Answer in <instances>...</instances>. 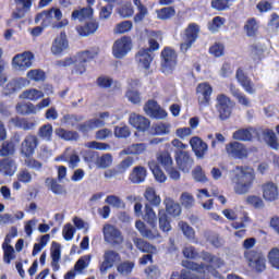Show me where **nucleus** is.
Wrapping results in <instances>:
<instances>
[{
  "instance_id": "f257e3e1",
  "label": "nucleus",
  "mask_w": 279,
  "mask_h": 279,
  "mask_svg": "<svg viewBox=\"0 0 279 279\" xmlns=\"http://www.w3.org/2000/svg\"><path fill=\"white\" fill-rule=\"evenodd\" d=\"M234 173L235 175L231 179L234 193L236 195H247L254 185L256 173L253 168L247 166L235 167Z\"/></svg>"
},
{
  "instance_id": "f03ea898",
  "label": "nucleus",
  "mask_w": 279,
  "mask_h": 279,
  "mask_svg": "<svg viewBox=\"0 0 279 279\" xmlns=\"http://www.w3.org/2000/svg\"><path fill=\"white\" fill-rule=\"evenodd\" d=\"M93 58H95V52L86 50L74 57L58 61L57 64L58 66H71V64H74L72 69L73 75H84L86 73V63L90 62Z\"/></svg>"
},
{
  "instance_id": "7ed1b4c3",
  "label": "nucleus",
  "mask_w": 279,
  "mask_h": 279,
  "mask_svg": "<svg viewBox=\"0 0 279 279\" xmlns=\"http://www.w3.org/2000/svg\"><path fill=\"white\" fill-rule=\"evenodd\" d=\"M53 19L57 20V22L52 24L53 29H62L69 25V20H62V11L58 8L38 13L35 17V23H40L41 27H49Z\"/></svg>"
},
{
  "instance_id": "20e7f679",
  "label": "nucleus",
  "mask_w": 279,
  "mask_h": 279,
  "mask_svg": "<svg viewBox=\"0 0 279 279\" xmlns=\"http://www.w3.org/2000/svg\"><path fill=\"white\" fill-rule=\"evenodd\" d=\"M171 145L178 149L175 153V160L179 169H181L183 173H189V171H191V167H193V158H191V155H189L187 151H184L189 146L182 143L179 138L172 140Z\"/></svg>"
},
{
  "instance_id": "39448f33",
  "label": "nucleus",
  "mask_w": 279,
  "mask_h": 279,
  "mask_svg": "<svg viewBox=\"0 0 279 279\" xmlns=\"http://www.w3.org/2000/svg\"><path fill=\"white\" fill-rule=\"evenodd\" d=\"M121 263V253L116 250H106L102 254V260L99 263V271L102 276H106L112 267H118Z\"/></svg>"
},
{
  "instance_id": "423d86ee",
  "label": "nucleus",
  "mask_w": 279,
  "mask_h": 279,
  "mask_svg": "<svg viewBox=\"0 0 279 279\" xmlns=\"http://www.w3.org/2000/svg\"><path fill=\"white\" fill-rule=\"evenodd\" d=\"M133 47L132 37L123 36L113 43L112 56L117 58V60H123V58L132 51Z\"/></svg>"
},
{
  "instance_id": "0eeeda50",
  "label": "nucleus",
  "mask_w": 279,
  "mask_h": 279,
  "mask_svg": "<svg viewBox=\"0 0 279 279\" xmlns=\"http://www.w3.org/2000/svg\"><path fill=\"white\" fill-rule=\"evenodd\" d=\"M34 64V54L29 51L17 53L12 59V69L17 73H25Z\"/></svg>"
},
{
  "instance_id": "6e6552de",
  "label": "nucleus",
  "mask_w": 279,
  "mask_h": 279,
  "mask_svg": "<svg viewBox=\"0 0 279 279\" xmlns=\"http://www.w3.org/2000/svg\"><path fill=\"white\" fill-rule=\"evenodd\" d=\"M225 151L229 158L233 160H245L250 156V150L247 146L240 142H230L226 144Z\"/></svg>"
},
{
  "instance_id": "1a4fd4ad",
  "label": "nucleus",
  "mask_w": 279,
  "mask_h": 279,
  "mask_svg": "<svg viewBox=\"0 0 279 279\" xmlns=\"http://www.w3.org/2000/svg\"><path fill=\"white\" fill-rule=\"evenodd\" d=\"M244 257L247 260L248 266L255 271H265V269H267V259L263 253L246 251Z\"/></svg>"
},
{
  "instance_id": "9d476101",
  "label": "nucleus",
  "mask_w": 279,
  "mask_h": 279,
  "mask_svg": "<svg viewBox=\"0 0 279 279\" xmlns=\"http://www.w3.org/2000/svg\"><path fill=\"white\" fill-rule=\"evenodd\" d=\"M102 234L106 243H109V245H121L123 243V234L121 231L112 226V225H105L102 228Z\"/></svg>"
},
{
  "instance_id": "9b49d317",
  "label": "nucleus",
  "mask_w": 279,
  "mask_h": 279,
  "mask_svg": "<svg viewBox=\"0 0 279 279\" xmlns=\"http://www.w3.org/2000/svg\"><path fill=\"white\" fill-rule=\"evenodd\" d=\"M199 35V25L192 23L185 29L183 36V43L181 44V51L186 53L191 47H193V43L197 40V36Z\"/></svg>"
},
{
  "instance_id": "f8f14e48",
  "label": "nucleus",
  "mask_w": 279,
  "mask_h": 279,
  "mask_svg": "<svg viewBox=\"0 0 279 279\" xmlns=\"http://www.w3.org/2000/svg\"><path fill=\"white\" fill-rule=\"evenodd\" d=\"M110 119V112L104 111L98 113V118H94L83 124L80 125V132L86 133L90 132V130H97V128H104L106 125V121Z\"/></svg>"
},
{
  "instance_id": "ddd939ff",
  "label": "nucleus",
  "mask_w": 279,
  "mask_h": 279,
  "mask_svg": "<svg viewBox=\"0 0 279 279\" xmlns=\"http://www.w3.org/2000/svg\"><path fill=\"white\" fill-rule=\"evenodd\" d=\"M216 108L219 112L220 119L226 121V119H230V114H232V100L228 98L225 94H219L216 99Z\"/></svg>"
},
{
  "instance_id": "4468645a",
  "label": "nucleus",
  "mask_w": 279,
  "mask_h": 279,
  "mask_svg": "<svg viewBox=\"0 0 279 279\" xmlns=\"http://www.w3.org/2000/svg\"><path fill=\"white\" fill-rule=\"evenodd\" d=\"M161 69L162 73H171L173 69H175L178 54H175V51L171 48H166L161 52Z\"/></svg>"
},
{
  "instance_id": "2eb2a0df",
  "label": "nucleus",
  "mask_w": 279,
  "mask_h": 279,
  "mask_svg": "<svg viewBox=\"0 0 279 279\" xmlns=\"http://www.w3.org/2000/svg\"><path fill=\"white\" fill-rule=\"evenodd\" d=\"M50 51L52 56H62L65 51H69V37H66V33L61 32L53 39Z\"/></svg>"
},
{
  "instance_id": "dca6fc26",
  "label": "nucleus",
  "mask_w": 279,
  "mask_h": 279,
  "mask_svg": "<svg viewBox=\"0 0 279 279\" xmlns=\"http://www.w3.org/2000/svg\"><path fill=\"white\" fill-rule=\"evenodd\" d=\"M129 123L138 132H147V130L151 128V122L149 119L138 113H131L129 117Z\"/></svg>"
},
{
  "instance_id": "f3484780",
  "label": "nucleus",
  "mask_w": 279,
  "mask_h": 279,
  "mask_svg": "<svg viewBox=\"0 0 279 279\" xmlns=\"http://www.w3.org/2000/svg\"><path fill=\"white\" fill-rule=\"evenodd\" d=\"M190 147L194 151L196 158L203 159L208 154V144L199 136L190 138Z\"/></svg>"
},
{
  "instance_id": "a211bd4d",
  "label": "nucleus",
  "mask_w": 279,
  "mask_h": 279,
  "mask_svg": "<svg viewBox=\"0 0 279 279\" xmlns=\"http://www.w3.org/2000/svg\"><path fill=\"white\" fill-rule=\"evenodd\" d=\"M235 77L238 80V84L242 86L243 90L247 93V95H254L256 93V85L252 82V78L245 75L243 69H238L235 73Z\"/></svg>"
},
{
  "instance_id": "6ab92c4d",
  "label": "nucleus",
  "mask_w": 279,
  "mask_h": 279,
  "mask_svg": "<svg viewBox=\"0 0 279 279\" xmlns=\"http://www.w3.org/2000/svg\"><path fill=\"white\" fill-rule=\"evenodd\" d=\"M199 106H208L210 104V95H213V86L208 83H201L196 87Z\"/></svg>"
},
{
  "instance_id": "aec40b11",
  "label": "nucleus",
  "mask_w": 279,
  "mask_h": 279,
  "mask_svg": "<svg viewBox=\"0 0 279 279\" xmlns=\"http://www.w3.org/2000/svg\"><path fill=\"white\" fill-rule=\"evenodd\" d=\"M144 112L153 119H167V111L159 107L155 100H148L144 106Z\"/></svg>"
},
{
  "instance_id": "412c9836",
  "label": "nucleus",
  "mask_w": 279,
  "mask_h": 279,
  "mask_svg": "<svg viewBox=\"0 0 279 279\" xmlns=\"http://www.w3.org/2000/svg\"><path fill=\"white\" fill-rule=\"evenodd\" d=\"M38 147V137L35 135H27L21 145V154L25 158H32V155L36 151Z\"/></svg>"
},
{
  "instance_id": "4be33fe9",
  "label": "nucleus",
  "mask_w": 279,
  "mask_h": 279,
  "mask_svg": "<svg viewBox=\"0 0 279 279\" xmlns=\"http://www.w3.org/2000/svg\"><path fill=\"white\" fill-rule=\"evenodd\" d=\"M154 61V54L149 52V49L142 48L135 54V62L140 69H148L151 66V62Z\"/></svg>"
},
{
  "instance_id": "5701e85b",
  "label": "nucleus",
  "mask_w": 279,
  "mask_h": 279,
  "mask_svg": "<svg viewBox=\"0 0 279 279\" xmlns=\"http://www.w3.org/2000/svg\"><path fill=\"white\" fill-rule=\"evenodd\" d=\"M263 198L265 202H277L279 199L278 184L269 181L262 185Z\"/></svg>"
},
{
  "instance_id": "b1692460",
  "label": "nucleus",
  "mask_w": 279,
  "mask_h": 279,
  "mask_svg": "<svg viewBox=\"0 0 279 279\" xmlns=\"http://www.w3.org/2000/svg\"><path fill=\"white\" fill-rule=\"evenodd\" d=\"M135 228L138 230L140 234L144 236V239H148L149 241H154V239H160V231L156 229V226H153V228L149 229L145 222L138 220L135 222Z\"/></svg>"
},
{
  "instance_id": "393cba45",
  "label": "nucleus",
  "mask_w": 279,
  "mask_h": 279,
  "mask_svg": "<svg viewBox=\"0 0 279 279\" xmlns=\"http://www.w3.org/2000/svg\"><path fill=\"white\" fill-rule=\"evenodd\" d=\"M51 267L53 271H60V259L62 258V246L58 242H52L50 248Z\"/></svg>"
},
{
  "instance_id": "a878e982",
  "label": "nucleus",
  "mask_w": 279,
  "mask_h": 279,
  "mask_svg": "<svg viewBox=\"0 0 279 279\" xmlns=\"http://www.w3.org/2000/svg\"><path fill=\"white\" fill-rule=\"evenodd\" d=\"M243 29L247 38H256L258 36V29H260V22L256 17H251L244 23Z\"/></svg>"
},
{
  "instance_id": "bb28decb",
  "label": "nucleus",
  "mask_w": 279,
  "mask_h": 279,
  "mask_svg": "<svg viewBox=\"0 0 279 279\" xmlns=\"http://www.w3.org/2000/svg\"><path fill=\"white\" fill-rule=\"evenodd\" d=\"M147 153V144L138 143L132 144L129 147L121 150L120 156H143Z\"/></svg>"
},
{
  "instance_id": "cd10ccee",
  "label": "nucleus",
  "mask_w": 279,
  "mask_h": 279,
  "mask_svg": "<svg viewBox=\"0 0 279 279\" xmlns=\"http://www.w3.org/2000/svg\"><path fill=\"white\" fill-rule=\"evenodd\" d=\"M147 178V169L143 166H137L133 168L130 180L133 184H142V182H145Z\"/></svg>"
},
{
  "instance_id": "c85d7f7f",
  "label": "nucleus",
  "mask_w": 279,
  "mask_h": 279,
  "mask_svg": "<svg viewBox=\"0 0 279 279\" xmlns=\"http://www.w3.org/2000/svg\"><path fill=\"white\" fill-rule=\"evenodd\" d=\"M201 257L205 263H209L207 265L213 266L214 269H221L226 265V262L221 257H217L208 252H202Z\"/></svg>"
},
{
  "instance_id": "c756f323",
  "label": "nucleus",
  "mask_w": 279,
  "mask_h": 279,
  "mask_svg": "<svg viewBox=\"0 0 279 279\" xmlns=\"http://www.w3.org/2000/svg\"><path fill=\"white\" fill-rule=\"evenodd\" d=\"M163 204L166 206V213H168V215H171V217H180V215L182 214V207L172 198H165Z\"/></svg>"
},
{
  "instance_id": "7c9ffc66",
  "label": "nucleus",
  "mask_w": 279,
  "mask_h": 279,
  "mask_svg": "<svg viewBox=\"0 0 279 279\" xmlns=\"http://www.w3.org/2000/svg\"><path fill=\"white\" fill-rule=\"evenodd\" d=\"M43 97H45V93L36 88L26 89L20 95V99H27L28 101H38Z\"/></svg>"
},
{
  "instance_id": "2f4dec72",
  "label": "nucleus",
  "mask_w": 279,
  "mask_h": 279,
  "mask_svg": "<svg viewBox=\"0 0 279 279\" xmlns=\"http://www.w3.org/2000/svg\"><path fill=\"white\" fill-rule=\"evenodd\" d=\"M149 170L151 171L156 182H159L160 184L167 182V174L160 169V166H158V162L156 161H149L148 162Z\"/></svg>"
},
{
  "instance_id": "473e14b6",
  "label": "nucleus",
  "mask_w": 279,
  "mask_h": 279,
  "mask_svg": "<svg viewBox=\"0 0 279 279\" xmlns=\"http://www.w3.org/2000/svg\"><path fill=\"white\" fill-rule=\"evenodd\" d=\"M17 10L13 12V19H23L27 10L32 8V0H15Z\"/></svg>"
},
{
  "instance_id": "72a5a7b5",
  "label": "nucleus",
  "mask_w": 279,
  "mask_h": 279,
  "mask_svg": "<svg viewBox=\"0 0 279 279\" xmlns=\"http://www.w3.org/2000/svg\"><path fill=\"white\" fill-rule=\"evenodd\" d=\"M158 223L161 232H171V221L165 209H159L158 211Z\"/></svg>"
},
{
  "instance_id": "f704fd0d",
  "label": "nucleus",
  "mask_w": 279,
  "mask_h": 279,
  "mask_svg": "<svg viewBox=\"0 0 279 279\" xmlns=\"http://www.w3.org/2000/svg\"><path fill=\"white\" fill-rule=\"evenodd\" d=\"M0 171L4 175H14L16 173V163L12 159L0 160Z\"/></svg>"
},
{
  "instance_id": "c9c22d12",
  "label": "nucleus",
  "mask_w": 279,
  "mask_h": 279,
  "mask_svg": "<svg viewBox=\"0 0 279 279\" xmlns=\"http://www.w3.org/2000/svg\"><path fill=\"white\" fill-rule=\"evenodd\" d=\"M254 129H240L232 134L234 141L247 142L252 141Z\"/></svg>"
},
{
  "instance_id": "e433bc0d",
  "label": "nucleus",
  "mask_w": 279,
  "mask_h": 279,
  "mask_svg": "<svg viewBox=\"0 0 279 279\" xmlns=\"http://www.w3.org/2000/svg\"><path fill=\"white\" fill-rule=\"evenodd\" d=\"M134 243L137 250H140V252H144L145 254H156V252H158L156 246L149 244L147 241L143 239H135Z\"/></svg>"
},
{
  "instance_id": "4c0bfd02",
  "label": "nucleus",
  "mask_w": 279,
  "mask_h": 279,
  "mask_svg": "<svg viewBox=\"0 0 279 279\" xmlns=\"http://www.w3.org/2000/svg\"><path fill=\"white\" fill-rule=\"evenodd\" d=\"M144 197L151 206H159L162 202L160 195L156 194V190L154 187H147L144 193Z\"/></svg>"
},
{
  "instance_id": "58836bf2",
  "label": "nucleus",
  "mask_w": 279,
  "mask_h": 279,
  "mask_svg": "<svg viewBox=\"0 0 279 279\" xmlns=\"http://www.w3.org/2000/svg\"><path fill=\"white\" fill-rule=\"evenodd\" d=\"M98 28L99 25L97 24V22H89L84 26L77 27L76 32L80 36H90V34H95Z\"/></svg>"
},
{
  "instance_id": "ea45409f",
  "label": "nucleus",
  "mask_w": 279,
  "mask_h": 279,
  "mask_svg": "<svg viewBox=\"0 0 279 279\" xmlns=\"http://www.w3.org/2000/svg\"><path fill=\"white\" fill-rule=\"evenodd\" d=\"M245 204L257 210H260V208H265V201H263V198L258 195L246 196Z\"/></svg>"
},
{
  "instance_id": "a19ab883",
  "label": "nucleus",
  "mask_w": 279,
  "mask_h": 279,
  "mask_svg": "<svg viewBox=\"0 0 279 279\" xmlns=\"http://www.w3.org/2000/svg\"><path fill=\"white\" fill-rule=\"evenodd\" d=\"M2 250L4 252V263L10 265L12 260H14V247L10 245V238H5L2 244Z\"/></svg>"
},
{
  "instance_id": "79ce46f5",
  "label": "nucleus",
  "mask_w": 279,
  "mask_h": 279,
  "mask_svg": "<svg viewBox=\"0 0 279 279\" xmlns=\"http://www.w3.org/2000/svg\"><path fill=\"white\" fill-rule=\"evenodd\" d=\"M157 161L166 170L173 167V158H171V154L169 151H162L157 154Z\"/></svg>"
},
{
  "instance_id": "37998d69",
  "label": "nucleus",
  "mask_w": 279,
  "mask_h": 279,
  "mask_svg": "<svg viewBox=\"0 0 279 279\" xmlns=\"http://www.w3.org/2000/svg\"><path fill=\"white\" fill-rule=\"evenodd\" d=\"M93 16V8H84L81 10H75L72 12V20L73 21H84L86 19H90Z\"/></svg>"
},
{
  "instance_id": "c03bdc74",
  "label": "nucleus",
  "mask_w": 279,
  "mask_h": 279,
  "mask_svg": "<svg viewBox=\"0 0 279 279\" xmlns=\"http://www.w3.org/2000/svg\"><path fill=\"white\" fill-rule=\"evenodd\" d=\"M56 134L62 141H77L80 138V134L75 131H68L64 129H57Z\"/></svg>"
},
{
  "instance_id": "a18cd8bd",
  "label": "nucleus",
  "mask_w": 279,
  "mask_h": 279,
  "mask_svg": "<svg viewBox=\"0 0 279 279\" xmlns=\"http://www.w3.org/2000/svg\"><path fill=\"white\" fill-rule=\"evenodd\" d=\"M156 14L159 21H169V19H173V16H175V9H173L172 7H166L156 10Z\"/></svg>"
},
{
  "instance_id": "49530a36",
  "label": "nucleus",
  "mask_w": 279,
  "mask_h": 279,
  "mask_svg": "<svg viewBox=\"0 0 279 279\" xmlns=\"http://www.w3.org/2000/svg\"><path fill=\"white\" fill-rule=\"evenodd\" d=\"M179 229L189 241H195V229L184 221H179Z\"/></svg>"
},
{
  "instance_id": "de8ad7c7",
  "label": "nucleus",
  "mask_w": 279,
  "mask_h": 279,
  "mask_svg": "<svg viewBox=\"0 0 279 279\" xmlns=\"http://www.w3.org/2000/svg\"><path fill=\"white\" fill-rule=\"evenodd\" d=\"M144 221H147L149 226L156 227V221H158V217L156 216V211L150 207L149 204L145 205V214L143 215Z\"/></svg>"
},
{
  "instance_id": "09e8293b",
  "label": "nucleus",
  "mask_w": 279,
  "mask_h": 279,
  "mask_svg": "<svg viewBox=\"0 0 279 279\" xmlns=\"http://www.w3.org/2000/svg\"><path fill=\"white\" fill-rule=\"evenodd\" d=\"M118 14L122 16V19H130L134 16V7H132V2H123V4L118 9Z\"/></svg>"
},
{
  "instance_id": "8fccbe9b",
  "label": "nucleus",
  "mask_w": 279,
  "mask_h": 279,
  "mask_svg": "<svg viewBox=\"0 0 279 279\" xmlns=\"http://www.w3.org/2000/svg\"><path fill=\"white\" fill-rule=\"evenodd\" d=\"M264 140L271 149H279L278 137H276V133L274 131L265 130Z\"/></svg>"
},
{
  "instance_id": "3c124183",
  "label": "nucleus",
  "mask_w": 279,
  "mask_h": 279,
  "mask_svg": "<svg viewBox=\"0 0 279 279\" xmlns=\"http://www.w3.org/2000/svg\"><path fill=\"white\" fill-rule=\"evenodd\" d=\"M112 155L107 153L97 158L96 167H98V169H108V167H112Z\"/></svg>"
},
{
  "instance_id": "603ef678",
  "label": "nucleus",
  "mask_w": 279,
  "mask_h": 279,
  "mask_svg": "<svg viewBox=\"0 0 279 279\" xmlns=\"http://www.w3.org/2000/svg\"><path fill=\"white\" fill-rule=\"evenodd\" d=\"M90 260H93L92 255L82 256L74 266L75 271L82 274L90 265Z\"/></svg>"
},
{
  "instance_id": "864d4df0",
  "label": "nucleus",
  "mask_w": 279,
  "mask_h": 279,
  "mask_svg": "<svg viewBox=\"0 0 279 279\" xmlns=\"http://www.w3.org/2000/svg\"><path fill=\"white\" fill-rule=\"evenodd\" d=\"M268 263H270L271 267L275 269H279V244L278 246L272 247L268 252Z\"/></svg>"
},
{
  "instance_id": "5fc2aeb1",
  "label": "nucleus",
  "mask_w": 279,
  "mask_h": 279,
  "mask_svg": "<svg viewBox=\"0 0 279 279\" xmlns=\"http://www.w3.org/2000/svg\"><path fill=\"white\" fill-rule=\"evenodd\" d=\"M180 204L183 208H193L195 206V197L189 192H183L180 196Z\"/></svg>"
},
{
  "instance_id": "6e6d98bb",
  "label": "nucleus",
  "mask_w": 279,
  "mask_h": 279,
  "mask_svg": "<svg viewBox=\"0 0 279 279\" xmlns=\"http://www.w3.org/2000/svg\"><path fill=\"white\" fill-rule=\"evenodd\" d=\"M85 147H87V149H97L98 151H110L111 149L110 144L97 141L87 142Z\"/></svg>"
},
{
  "instance_id": "4d7b16f0",
  "label": "nucleus",
  "mask_w": 279,
  "mask_h": 279,
  "mask_svg": "<svg viewBox=\"0 0 279 279\" xmlns=\"http://www.w3.org/2000/svg\"><path fill=\"white\" fill-rule=\"evenodd\" d=\"M226 24V19L221 16H216L208 23V29L211 34H217L222 25Z\"/></svg>"
},
{
  "instance_id": "13d9d810",
  "label": "nucleus",
  "mask_w": 279,
  "mask_h": 279,
  "mask_svg": "<svg viewBox=\"0 0 279 279\" xmlns=\"http://www.w3.org/2000/svg\"><path fill=\"white\" fill-rule=\"evenodd\" d=\"M16 112L19 114H36V107L34 104H17Z\"/></svg>"
},
{
  "instance_id": "bf43d9fd",
  "label": "nucleus",
  "mask_w": 279,
  "mask_h": 279,
  "mask_svg": "<svg viewBox=\"0 0 279 279\" xmlns=\"http://www.w3.org/2000/svg\"><path fill=\"white\" fill-rule=\"evenodd\" d=\"M118 274L121 276H130V274L134 270V263L132 262H124L118 264L117 266Z\"/></svg>"
},
{
  "instance_id": "052dcab7",
  "label": "nucleus",
  "mask_w": 279,
  "mask_h": 279,
  "mask_svg": "<svg viewBox=\"0 0 279 279\" xmlns=\"http://www.w3.org/2000/svg\"><path fill=\"white\" fill-rule=\"evenodd\" d=\"M39 138L43 141H51V136H53V126L51 124H45L39 129L38 132Z\"/></svg>"
},
{
  "instance_id": "680f3d73",
  "label": "nucleus",
  "mask_w": 279,
  "mask_h": 279,
  "mask_svg": "<svg viewBox=\"0 0 279 279\" xmlns=\"http://www.w3.org/2000/svg\"><path fill=\"white\" fill-rule=\"evenodd\" d=\"M235 0H213L211 8L218 10L219 12L228 10L234 3Z\"/></svg>"
},
{
  "instance_id": "e2e57ef3",
  "label": "nucleus",
  "mask_w": 279,
  "mask_h": 279,
  "mask_svg": "<svg viewBox=\"0 0 279 279\" xmlns=\"http://www.w3.org/2000/svg\"><path fill=\"white\" fill-rule=\"evenodd\" d=\"M46 184L47 186H49L52 193H54V195H62V193H66L64 191V186L59 184L58 181H56V179H47Z\"/></svg>"
},
{
  "instance_id": "0e129e2a",
  "label": "nucleus",
  "mask_w": 279,
  "mask_h": 279,
  "mask_svg": "<svg viewBox=\"0 0 279 279\" xmlns=\"http://www.w3.org/2000/svg\"><path fill=\"white\" fill-rule=\"evenodd\" d=\"M133 24L131 21H124L116 25L113 32L114 34H128L132 32Z\"/></svg>"
},
{
  "instance_id": "69168bd1",
  "label": "nucleus",
  "mask_w": 279,
  "mask_h": 279,
  "mask_svg": "<svg viewBox=\"0 0 279 279\" xmlns=\"http://www.w3.org/2000/svg\"><path fill=\"white\" fill-rule=\"evenodd\" d=\"M183 256L185 258H191L193 260H197V258H202V253L197 252L195 246H185L183 248Z\"/></svg>"
},
{
  "instance_id": "338daca9",
  "label": "nucleus",
  "mask_w": 279,
  "mask_h": 279,
  "mask_svg": "<svg viewBox=\"0 0 279 279\" xmlns=\"http://www.w3.org/2000/svg\"><path fill=\"white\" fill-rule=\"evenodd\" d=\"M113 134L116 138H128L132 133L130 132V126L120 125V126H114Z\"/></svg>"
},
{
  "instance_id": "774afa93",
  "label": "nucleus",
  "mask_w": 279,
  "mask_h": 279,
  "mask_svg": "<svg viewBox=\"0 0 279 279\" xmlns=\"http://www.w3.org/2000/svg\"><path fill=\"white\" fill-rule=\"evenodd\" d=\"M26 77L33 82H44L45 72L43 70H31L27 72Z\"/></svg>"
}]
</instances>
